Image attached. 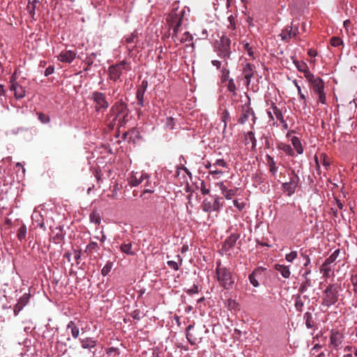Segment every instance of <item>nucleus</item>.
<instances>
[{
	"instance_id": "obj_35",
	"label": "nucleus",
	"mask_w": 357,
	"mask_h": 357,
	"mask_svg": "<svg viewBox=\"0 0 357 357\" xmlns=\"http://www.w3.org/2000/svg\"><path fill=\"white\" fill-rule=\"evenodd\" d=\"M120 354L119 349L118 348L112 347L105 349L104 357H119Z\"/></svg>"
},
{
	"instance_id": "obj_25",
	"label": "nucleus",
	"mask_w": 357,
	"mask_h": 357,
	"mask_svg": "<svg viewBox=\"0 0 357 357\" xmlns=\"http://www.w3.org/2000/svg\"><path fill=\"white\" fill-rule=\"evenodd\" d=\"M142 185L144 187V189L142 192L141 197L144 196L146 193L151 194L154 192L155 183H152V181L150 179L149 174H148V177L144 180V183H142Z\"/></svg>"
},
{
	"instance_id": "obj_8",
	"label": "nucleus",
	"mask_w": 357,
	"mask_h": 357,
	"mask_svg": "<svg viewBox=\"0 0 357 357\" xmlns=\"http://www.w3.org/2000/svg\"><path fill=\"white\" fill-rule=\"evenodd\" d=\"M222 198L218 195L214 196L213 201L204 199L202 202V210L207 213L219 212L223 206Z\"/></svg>"
},
{
	"instance_id": "obj_6",
	"label": "nucleus",
	"mask_w": 357,
	"mask_h": 357,
	"mask_svg": "<svg viewBox=\"0 0 357 357\" xmlns=\"http://www.w3.org/2000/svg\"><path fill=\"white\" fill-rule=\"evenodd\" d=\"M132 70L130 63L126 60L112 65L108 68L109 79L113 82L121 81V76L123 71L128 72Z\"/></svg>"
},
{
	"instance_id": "obj_51",
	"label": "nucleus",
	"mask_w": 357,
	"mask_h": 357,
	"mask_svg": "<svg viewBox=\"0 0 357 357\" xmlns=\"http://www.w3.org/2000/svg\"><path fill=\"white\" fill-rule=\"evenodd\" d=\"M186 338L191 345H195L199 341L190 332L185 333Z\"/></svg>"
},
{
	"instance_id": "obj_39",
	"label": "nucleus",
	"mask_w": 357,
	"mask_h": 357,
	"mask_svg": "<svg viewBox=\"0 0 357 357\" xmlns=\"http://www.w3.org/2000/svg\"><path fill=\"white\" fill-rule=\"evenodd\" d=\"M176 257L178 262L173 260L168 261L167 262L168 266L174 271H178L179 269V267L181 266L183 261L179 255H177Z\"/></svg>"
},
{
	"instance_id": "obj_32",
	"label": "nucleus",
	"mask_w": 357,
	"mask_h": 357,
	"mask_svg": "<svg viewBox=\"0 0 357 357\" xmlns=\"http://www.w3.org/2000/svg\"><path fill=\"white\" fill-rule=\"evenodd\" d=\"M260 274V271L259 269H255L249 275V281L255 287H258L259 286V283L258 282L257 278L258 275Z\"/></svg>"
},
{
	"instance_id": "obj_13",
	"label": "nucleus",
	"mask_w": 357,
	"mask_h": 357,
	"mask_svg": "<svg viewBox=\"0 0 357 357\" xmlns=\"http://www.w3.org/2000/svg\"><path fill=\"white\" fill-rule=\"evenodd\" d=\"M148 174L144 172H132L128 177V183L130 187H136L144 183Z\"/></svg>"
},
{
	"instance_id": "obj_7",
	"label": "nucleus",
	"mask_w": 357,
	"mask_h": 357,
	"mask_svg": "<svg viewBox=\"0 0 357 357\" xmlns=\"http://www.w3.org/2000/svg\"><path fill=\"white\" fill-rule=\"evenodd\" d=\"M289 181L282 184V190L287 192L288 196H291L296 192L298 183L300 182L299 176L296 174L294 170H291L289 174Z\"/></svg>"
},
{
	"instance_id": "obj_20",
	"label": "nucleus",
	"mask_w": 357,
	"mask_h": 357,
	"mask_svg": "<svg viewBox=\"0 0 357 357\" xmlns=\"http://www.w3.org/2000/svg\"><path fill=\"white\" fill-rule=\"evenodd\" d=\"M298 33V28L293 29L292 26H287L282 31L280 36L281 37L282 40L287 41L288 40L296 37Z\"/></svg>"
},
{
	"instance_id": "obj_9",
	"label": "nucleus",
	"mask_w": 357,
	"mask_h": 357,
	"mask_svg": "<svg viewBox=\"0 0 357 357\" xmlns=\"http://www.w3.org/2000/svg\"><path fill=\"white\" fill-rule=\"evenodd\" d=\"M91 99L95 104V109L96 112L107 109L109 104L106 100V95L99 91H93L91 94Z\"/></svg>"
},
{
	"instance_id": "obj_57",
	"label": "nucleus",
	"mask_w": 357,
	"mask_h": 357,
	"mask_svg": "<svg viewBox=\"0 0 357 357\" xmlns=\"http://www.w3.org/2000/svg\"><path fill=\"white\" fill-rule=\"evenodd\" d=\"M298 93L300 100L303 101V107H305L307 106L306 97L305 94L302 92L301 86H298Z\"/></svg>"
},
{
	"instance_id": "obj_46",
	"label": "nucleus",
	"mask_w": 357,
	"mask_h": 357,
	"mask_svg": "<svg viewBox=\"0 0 357 357\" xmlns=\"http://www.w3.org/2000/svg\"><path fill=\"white\" fill-rule=\"evenodd\" d=\"M192 40V35L187 31H184L183 33H182L181 38V44L187 43V42H191Z\"/></svg>"
},
{
	"instance_id": "obj_38",
	"label": "nucleus",
	"mask_w": 357,
	"mask_h": 357,
	"mask_svg": "<svg viewBox=\"0 0 357 357\" xmlns=\"http://www.w3.org/2000/svg\"><path fill=\"white\" fill-rule=\"evenodd\" d=\"M121 251L128 255H134L135 252L132 250V243H124L121 244L120 247Z\"/></svg>"
},
{
	"instance_id": "obj_63",
	"label": "nucleus",
	"mask_w": 357,
	"mask_h": 357,
	"mask_svg": "<svg viewBox=\"0 0 357 357\" xmlns=\"http://www.w3.org/2000/svg\"><path fill=\"white\" fill-rule=\"evenodd\" d=\"M311 273V269L310 268H308L307 269L305 273L302 275L303 278H305V280H306V283L307 284L308 286H311L312 285V283H311V280L308 278V275Z\"/></svg>"
},
{
	"instance_id": "obj_17",
	"label": "nucleus",
	"mask_w": 357,
	"mask_h": 357,
	"mask_svg": "<svg viewBox=\"0 0 357 357\" xmlns=\"http://www.w3.org/2000/svg\"><path fill=\"white\" fill-rule=\"evenodd\" d=\"M344 335L336 330H332L330 335V344L329 346L338 350L342 347V343L344 341Z\"/></svg>"
},
{
	"instance_id": "obj_55",
	"label": "nucleus",
	"mask_w": 357,
	"mask_h": 357,
	"mask_svg": "<svg viewBox=\"0 0 357 357\" xmlns=\"http://www.w3.org/2000/svg\"><path fill=\"white\" fill-rule=\"evenodd\" d=\"M298 254L296 251H291L290 253H288L285 255V259L288 262H293V261L297 258Z\"/></svg>"
},
{
	"instance_id": "obj_59",
	"label": "nucleus",
	"mask_w": 357,
	"mask_h": 357,
	"mask_svg": "<svg viewBox=\"0 0 357 357\" xmlns=\"http://www.w3.org/2000/svg\"><path fill=\"white\" fill-rule=\"evenodd\" d=\"M200 190L203 195H208L210 190L206 188V185L204 181H202L200 183Z\"/></svg>"
},
{
	"instance_id": "obj_44",
	"label": "nucleus",
	"mask_w": 357,
	"mask_h": 357,
	"mask_svg": "<svg viewBox=\"0 0 357 357\" xmlns=\"http://www.w3.org/2000/svg\"><path fill=\"white\" fill-rule=\"evenodd\" d=\"M113 267V262L107 261L101 270V274L106 276L112 270Z\"/></svg>"
},
{
	"instance_id": "obj_14",
	"label": "nucleus",
	"mask_w": 357,
	"mask_h": 357,
	"mask_svg": "<svg viewBox=\"0 0 357 357\" xmlns=\"http://www.w3.org/2000/svg\"><path fill=\"white\" fill-rule=\"evenodd\" d=\"M138 41V33L134 31L129 35L125 36L121 40L123 45H126V49L129 53H131L135 48Z\"/></svg>"
},
{
	"instance_id": "obj_28",
	"label": "nucleus",
	"mask_w": 357,
	"mask_h": 357,
	"mask_svg": "<svg viewBox=\"0 0 357 357\" xmlns=\"http://www.w3.org/2000/svg\"><path fill=\"white\" fill-rule=\"evenodd\" d=\"M275 269L278 271L284 278H289L291 275L289 266L277 264L275 265Z\"/></svg>"
},
{
	"instance_id": "obj_34",
	"label": "nucleus",
	"mask_w": 357,
	"mask_h": 357,
	"mask_svg": "<svg viewBox=\"0 0 357 357\" xmlns=\"http://www.w3.org/2000/svg\"><path fill=\"white\" fill-rule=\"evenodd\" d=\"M230 119L229 112L227 109H225L221 114V121L223 123V130L222 134L225 135L227 127V121Z\"/></svg>"
},
{
	"instance_id": "obj_16",
	"label": "nucleus",
	"mask_w": 357,
	"mask_h": 357,
	"mask_svg": "<svg viewBox=\"0 0 357 357\" xmlns=\"http://www.w3.org/2000/svg\"><path fill=\"white\" fill-rule=\"evenodd\" d=\"M242 74L243 75L245 84L248 86L250 84L251 79L255 73V66L250 63H242Z\"/></svg>"
},
{
	"instance_id": "obj_33",
	"label": "nucleus",
	"mask_w": 357,
	"mask_h": 357,
	"mask_svg": "<svg viewBox=\"0 0 357 357\" xmlns=\"http://www.w3.org/2000/svg\"><path fill=\"white\" fill-rule=\"evenodd\" d=\"M278 149L284 151L288 155H290V156L294 155V151L289 144L281 142V143L278 144Z\"/></svg>"
},
{
	"instance_id": "obj_19",
	"label": "nucleus",
	"mask_w": 357,
	"mask_h": 357,
	"mask_svg": "<svg viewBox=\"0 0 357 357\" xmlns=\"http://www.w3.org/2000/svg\"><path fill=\"white\" fill-rule=\"evenodd\" d=\"M77 53L73 50H63L57 56L58 60L62 63H70L75 59Z\"/></svg>"
},
{
	"instance_id": "obj_53",
	"label": "nucleus",
	"mask_w": 357,
	"mask_h": 357,
	"mask_svg": "<svg viewBox=\"0 0 357 357\" xmlns=\"http://www.w3.org/2000/svg\"><path fill=\"white\" fill-rule=\"evenodd\" d=\"M174 119L172 117H167L165 120V128L169 130H173L174 128Z\"/></svg>"
},
{
	"instance_id": "obj_56",
	"label": "nucleus",
	"mask_w": 357,
	"mask_h": 357,
	"mask_svg": "<svg viewBox=\"0 0 357 357\" xmlns=\"http://www.w3.org/2000/svg\"><path fill=\"white\" fill-rule=\"evenodd\" d=\"M227 81H228L227 89L230 92L234 93L236 92V84H235L234 80L233 79H229Z\"/></svg>"
},
{
	"instance_id": "obj_3",
	"label": "nucleus",
	"mask_w": 357,
	"mask_h": 357,
	"mask_svg": "<svg viewBox=\"0 0 357 357\" xmlns=\"http://www.w3.org/2000/svg\"><path fill=\"white\" fill-rule=\"evenodd\" d=\"M340 290V284L337 283L330 284L326 287V289L323 291L321 297V305L323 308H325V310L322 309V310H326L338 301Z\"/></svg>"
},
{
	"instance_id": "obj_61",
	"label": "nucleus",
	"mask_w": 357,
	"mask_h": 357,
	"mask_svg": "<svg viewBox=\"0 0 357 357\" xmlns=\"http://www.w3.org/2000/svg\"><path fill=\"white\" fill-rule=\"evenodd\" d=\"M317 94L318 95V101L321 104H326V97L324 91Z\"/></svg>"
},
{
	"instance_id": "obj_37",
	"label": "nucleus",
	"mask_w": 357,
	"mask_h": 357,
	"mask_svg": "<svg viewBox=\"0 0 357 357\" xmlns=\"http://www.w3.org/2000/svg\"><path fill=\"white\" fill-rule=\"evenodd\" d=\"M27 229L25 225H22L17 230V237L19 241H23L26 240Z\"/></svg>"
},
{
	"instance_id": "obj_27",
	"label": "nucleus",
	"mask_w": 357,
	"mask_h": 357,
	"mask_svg": "<svg viewBox=\"0 0 357 357\" xmlns=\"http://www.w3.org/2000/svg\"><path fill=\"white\" fill-rule=\"evenodd\" d=\"M66 331L70 333L74 339H77L79 335V326L73 321H70L66 326Z\"/></svg>"
},
{
	"instance_id": "obj_58",
	"label": "nucleus",
	"mask_w": 357,
	"mask_h": 357,
	"mask_svg": "<svg viewBox=\"0 0 357 357\" xmlns=\"http://www.w3.org/2000/svg\"><path fill=\"white\" fill-rule=\"evenodd\" d=\"M234 206L238 208V211H242L245 206V204L243 202H239L238 199H234L233 201Z\"/></svg>"
},
{
	"instance_id": "obj_62",
	"label": "nucleus",
	"mask_w": 357,
	"mask_h": 357,
	"mask_svg": "<svg viewBox=\"0 0 357 357\" xmlns=\"http://www.w3.org/2000/svg\"><path fill=\"white\" fill-rule=\"evenodd\" d=\"M17 72L15 71L10 77V81H9L10 86H12L13 84L15 85V84H18L17 82Z\"/></svg>"
},
{
	"instance_id": "obj_12",
	"label": "nucleus",
	"mask_w": 357,
	"mask_h": 357,
	"mask_svg": "<svg viewBox=\"0 0 357 357\" xmlns=\"http://www.w3.org/2000/svg\"><path fill=\"white\" fill-rule=\"evenodd\" d=\"M306 79L309 82L314 93H319L324 91L325 84L323 79L315 77L312 73H307Z\"/></svg>"
},
{
	"instance_id": "obj_42",
	"label": "nucleus",
	"mask_w": 357,
	"mask_h": 357,
	"mask_svg": "<svg viewBox=\"0 0 357 357\" xmlns=\"http://www.w3.org/2000/svg\"><path fill=\"white\" fill-rule=\"evenodd\" d=\"M99 249L100 248L97 243L91 242L87 245L86 252H89V254L98 253Z\"/></svg>"
},
{
	"instance_id": "obj_49",
	"label": "nucleus",
	"mask_w": 357,
	"mask_h": 357,
	"mask_svg": "<svg viewBox=\"0 0 357 357\" xmlns=\"http://www.w3.org/2000/svg\"><path fill=\"white\" fill-rule=\"evenodd\" d=\"M331 45L333 47H339L343 45V40L337 36H333L331 38Z\"/></svg>"
},
{
	"instance_id": "obj_11",
	"label": "nucleus",
	"mask_w": 357,
	"mask_h": 357,
	"mask_svg": "<svg viewBox=\"0 0 357 357\" xmlns=\"http://www.w3.org/2000/svg\"><path fill=\"white\" fill-rule=\"evenodd\" d=\"M251 118V121L253 123H255L256 116L253 109L250 107V102L244 104L242 106L241 116L238 120L241 124L245 123Z\"/></svg>"
},
{
	"instance_id": "obj_52",
	"label": "nucleus",
	"mask_w": 357,
	"mask_h": 357,
	"mask_svg": "<svg viewBox=\"0 0 357 357\" xmlns=\"http://www.w3.org/2000/svg\"><path fill=\"white\" fill-rule=\"evenodd\" d=\"M38 117L39 121L43 123H48L50 121V116L44 113H38Z\"/></svg>"
},
{
	"instance_id": "obj_30",
	"label": "nucleus",
	"mask_w": 357,
	"mask_h": 357,
	"mask_svg": "<svg viewBox=\"0 0 357 357\" xmlns=\"http://www.w3.org/2000/svg\"><path fill=\"white\" fill-rule=\"evenodd\" d=\"M266 164L268 167L269 172L275 176L278 172V167L274 161V159L272 156L269 155H266Z\"/></svg>"
},
{
	"instance_id": "obj_41",
	"label": "nucleus",
	"mask_w": 357,
	"mask_h": 357,
	"mask_svg": "<svg viewBox=\"0 0 357 357\" xmlns=\"http://www.w3.org/2000/svg\"><path fill=\"white\" fill-rule=\"evenodd\" d=\"M32 218L33 220H35L36 222H37V227H39L40 228L43 229V230H46V227L45 226L43 218L40 214L34 213L32 215Z\"/></svg>"
},
{
	"instance_id": "obj_50",
	"label": "nucleus",
	"mask_w": 357,
	"mask_h": 357,
	"mask_svg": "<svg viewBox=\"0 0 357 357\" xmlns=\"http://www.w3.org/2000/svg\"><path fill=\"white\" fill-rule=\"evenodd\" d=\"M213 166H214V168H217L218 167L227 168L228 165L227 162L224 159H217L215 162L213 163Z\"/></svg>"
},
{
	"instance_id": "obj_47",
	"label": "nucleus",
	"mask_w": 357,
	"mask_h": 357,
	"mask_svg": "<svg viewBox=\"0 0 357 357\" xmlns=\"http://www.w3.org/2000/svg\"><path fill=\"white\" fill-rule=\"evenodd\" d=\"M237 191V188L228 189V190L227 191V192H225L223 197L227 199H232L233 197H234L236 195Z\"/></svg>"
},
{
	"instance_id": "obj_15",
	"label": "nucleus",
	"mask_w": 357,
	"mask_h": 357,
	"mask_svg": "<svg viewBox=\"0 0 357 357\" xmlns=\"http://www.w3.org/2000/svg\"><path fill=\"white\" fill-rule=\"evenodd\" d=\"M266 114L268 116L269 122L273 121V126H277L276 122H275V117L277 120H282V116H283L282 112L273 102H271L270 106L266 109Z\"/></svg>"
},
{
	"instance_id": "obj_4",
	"label": "nucleus",
	"mask_w": 357,
	"mask_h": 357,
	"mask_svg": "<svg viewBox=\"0 0 357 357\" xmlns=\"http://www.w3.org/2000/svg\"><path fill=\"white\" fill-rule=\"evenodd\" d=\"M128 115L127 105L122 100L116 102L111 108L110 116L114 125L122 126Z\"/></svg>"
},
{
	"instance_id": "obj_18",
	"label": "nucleus",
	"mask_w": 357,
	"mask_h": 357,
	"mask_svg": "<svg viewBox=\"0 0 357 357\" xmlns=\"http://www.w3.org/2000/svg\"><path fill=\"white\" fill-rule=\"evenodd\" d=\"M314 161L317 166V171L319 174H320V164L322 165L326 170H328L331 166V159L325 153H320L319 156L316 155L314 156Z\"/></svg>"
},
{
	"instance_id": "obj_2",
	"label": "nucleus",
	"mask_w": 357,
	"mask_h": 357,
	"mask_svg": "<svg viewBox=\"0 0 357 357\" xmlns=\"http://www.w3.org/2000/svg\"><path fill=\"white\" fill-rule=\"evenodd\" d=\"M215 274L219 285L225 289H231L235 282V278L230 268L222 266L220 261H217Z\"/></svg>"
},
{
	"instance_id": "obj_31",
	"label": "nucleus",
	"mask_w": 357,
	"mask_h": 357,
	"mask_svg": "<svg viewBox=\"0 0 357 357\" xmlns=\"http://www.w3.org/2000/svg\"><path fill=\"white\" fill-rule=\"evenodd\" d=\"M291 142L298 154L300 155L303 153V147L302 146L300 139L298 137L294 136L291 139Z\"/></svg>"
},
{
	"instance_id": "obj_60",
	"label": "nucleus",
	"mask_w": 357,
	"mask_h": 357,
	"mask_svg": "<svg viewBox=\"0 0 357 357\" xmlns=\"http://www.w3.org/2000/svg\"><path fill=\"white\" fill-rule=\"evenodd\" d=\"M301 257L303 258V259L305 261V262L303 264V266H305V267L308 266L310 265V262H311L310 256L306 254V252H301Z\"/></svg>"
},
{
	"instance_id": "obj_5",
	"label": "nucleus",
	"mask_w": 357,
	"mask_h": 357,
	"mask_svg": "<svg viewBox=\"0 0 357 357\" xmlns=\"http://www.w3.org/2000/svg\"><path fill=\"white\" fill-rule=\"evenodd\" d=\"M214 48L218 56L223 59L225 61H227V59H230L231 55V40L227 35L223 34L220 37Z\"/></svg>"
},
{
	"instance_id": "obj_26",
	"label": "nucleus",
	"mask_w": 357,
	"mask_h": 357,
	"mask_svg": "<svg viewBox=\"0 0 357 357\" xmlns=\"http://www.w3.org/2000/svg\"><path fill=\"white\" fill-rule=\"evenodd\" d=\"M292 61L297 70L304 73V77L306 78L307 73H312L308 68L307 63L303 61H298L295 57H291Z\"/></svg>"
},
{
	"instance_id": "obj_1",
	"label": "nucleus",
	"mask_w": 357,
	"mask_h": 357,
	"mask_svg": "<svg viewBox=\"0 0 357 357\" xmlns=\"http://www.w3.org/2000/svg\"><path fill=\"white\" fill-rule=\"evenodd\" d=\"M183 13V10L172 12L167 19L170 29H172V38L176 45L181 44V38L184 31L181 26Z\"/></svg>"
},
{
	"instance_id": "obj_40",
	"label": "nucleus",
	"mask_w": 357,
	"mask_h": 357,
	"mask_svg": "<svg viewBox=\"0 0 357 357\" xmlns=\"http://www.w3.org/2000/svg\"><path fill=\"white\" fill-rule=\"evenodd\" d=\"M245 141L246 143L250 141L252 143V149L255 150L257 146V139L255 138V134L252 131H249L247 132L245 135Z\"/></svg>"
},
{
	"instance_id": "obj_36",
	"label": "nucleus",
	"mask_w": 357,
	"mask_h": 357,
	"mask_svg": "<svg viewBox=\"0 0 357 357\" xmlns=\"http://www.w3.org/2000/svg\"><path fill=\"white\" fill-rule=\"evenodd\" d=\"M228 62L225 61V65L223 66L222 70H221V82L222 83L226 82L229 79V70L227 68Z\"/></svg>"
},
{
	"instance_id": "obj_22",
	"label": "nucleus",
	"mask_w": 357,
	"mask_h": 357,
	"mask_svg": "<svg viewBox=\"0 0 357 357\" xmlns=\"http://www.w3.org/2000/svg\"><path fill=\"white\" fill-rule=\"evenodd\" d=\"M239 234L237 233H233L230 236H229L223 243L222 249L225 250H228L229 249L233 248L237 240L239 238Z\"/></svg>"
},
{
	"instance_id": "obj_21",
	"label": "nucleus",
	"mask_w": 357,
	"mask_h": 357,
	"mask_svg": "<svg viewBox=\"0 0 357 357\" xmlns=\"http://www.w3.org/2000/svg\"><path fill=\"white\" fill-rule=\"evenodd\" d=\"M30 299L29 294H24L18 300L17 304L14 308L15 315H17L18 313L27 305Z\"/></svg>"
},
{
	"instance_id": "obj_64",
	"label": "nucleus",
	"mask_w": 357,
	"mask_h": 357,
	"mask_svg": "<svg viewBox=\"0 0 357 357\" xmlns=\"http://www.w3.org/2000/svg\"><path fill=\"white\" fill-rule=\"evenodd\" d=\"M185 291L188 295H192L194 294H197V293H198V286L196 284H194L191 289H189L186 290Z\"/></svg>"
},
{
	"instance_id": "obj_54",
	"label": "nucleus",
	"mask_w": 357,
	"mask_h": 357,
	"mask_svg": "<svg viewBox=\"0 0 357 357\" xmlns=\"http://www.w3.org/2000/svg\"><path fill=\"white\" fill-rule=\"evenodd\" d=\"M215 185L219 188L222 196L225 194V192H227V191L229 189L225 185V181L218 182L215 184Z\"/></svg>"
},
{
	"instance_id": "obj_43",
	"label": "nucleus",
	"mask_w": 357,
	"mask_h": 357,
	"mask_svg": "<svg viewBox=\"0 0 357 357\" xmlns=\"http://www.w3.org/2000/svg\"><path fill=\"white\" fill-rule=\"evenodd\" d=\"M243 46L244 51H245L247 52V54L254 59L255 55H254V51H253L252 47L250 46L248 43H247V42L245 43L244 41L243 42Z\"/></svg>"
},
{
	"instance_id": "obj_23",
	"label": "nucleus",
	"mask_w": 357,
	"mask_h": 357,
	"mask_svg": "<svg viewBox=\"0 0 357 357\" xmlns=\"http://www.w3.org/2000/svg\"><path fill=\"white\" fill-rule=\"evenodd\" d=\"M40 3V0H28L26 9L30 17L33 21L36 20L35 18L36 10L38 8Z\"/></svg>"
},
{
	"instance_id": "obj_48",
	"label": "nucleus",
	"mask_w": 357,
	"mask_h": 357,
	"mask_svg": "<svg viewBox=\"0 0 357 357\" xmlns=\"http://www.w3.org/2000/svg\"><path fill=\"white\" fill-rule=\"evenodd\" d=\"M304 303L303 301L301 299V296H297V297L295 299V307L297 311L302 312L303 307Z\"/></svg>"
},
{
	"instance_id": "obj_29",
	"label": "nucleus",
	"mask_w": 357,
	"mask_h": 357,
	"mask_svg": "<svg viewBox=\"0 0 357 357\" xmlns=\"http://www.w3.org/2000/svg\"><path fill=\"white\" fill-rule=\"evenodd\" d=\"M79 341L82 347L85 349L91 350V349L95 348L96 346V341L91 337L81 339Z\"/></svg>"
},
{
	"instance_id": "obj_10",
	"label": "nucleus",
	"mask_w": 357,
	"mask_h": 357,
	"mask_svg": "<svg viewBox=\"0 0 357 357\" xmlns=\"http://www.w3.org/2000/svg\"><path fill=\"white\" fill-rule=\"evenodd\" d=\"M340 249L335 250L328 257H327L320 268L321 273L324 277L329 278L332 271L331 264H333L340 255Z\"/></svg>"
},
{
	"instance_id": "obj_24",
	"label": "nucleus",
	"mask_w": 357,
	"mask_h": 357,
	"mask_svg": "<svg viewBox=\"0 0 357 357\" xmlns=\"http://www.w3.org/2000/svg\"><path fill=\"white\" fill-rule=\"evenodd\" d=\"M9 89L11 91L14 92V96L16 99H22L26 96V90L24 87L20 85L19 84L9 86Z\"/></svg>"
},
{
	"instance_id": "obj_45",
	"label": "nucleus",
	"mask_w": 357,
	"mask_h": 357,
	"mask_svg": "<svg viewBox=\"0 0 357 357\" xmlns=\"http://www.w3.org/2000/svg\"><path fill=\"white\" fill-rule=\"evenodd\" d=\"M209 174L213 176L214 179H218L223 174V172L222 170H218L217 168H213L209 170Z\"/></svg>"
}]
</instances>
